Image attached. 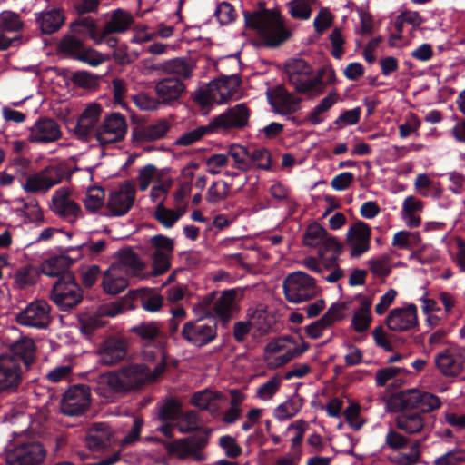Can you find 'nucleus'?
<instances>
[{
  "mask_svg": "<svg viewBox=\"0 0 465 465\" xmlns=\"http://www.w3.org/2000/svg\"><path fill=\"white\" fill-rule=\"evenodd\" d=\"M159 353L160 361L153 371L145 364H129L100 374L95 381L94 391L105 399H112L115 394L142 389L150 380L161 376L169 364V357L163 351Z\"/></svg>",
  "mask_w": 465,
  "mask_h": 465,
  "instance_id": "obj_1",
  "label": "nucleus"
},
{
  "mask_svg": "<svg viewBox=\"0 0 465 465\" xmlns=\"http://www.w3.org/2000/svg\"><path fill=\"white\" fill-rule=\"evenodd\" d=\"M178 428L183 433H194L170 444V452L183 459L193 457L197 460H202L203 455L201 451L207 445L212 430L202 426V418L196 411H186L179 420Z\"/></svg>",
  "mask_w": 465,
  "mask_h": 465,
  "instance_id": "obj_2",
  "label": "nucleus"
},
{
  "mask_svg": "<svg viewBox=\"0 0 465 465\" xmlns=\"http://www.w3.org/2000/svg\"><path fill=\"white\" fill-rule=\"evenodd\" d=\"M246 25L256 30L265 45L275 47L290 38L292 33L284 26L277 8L244 13Z\"/></svg>",
  "mask_w": 465,
  "mask_h": 465,
  "instance_id": "obj_3",
  "label": "nucleus"
},
{
  "mask_svg": "<svg viewBox=\"0 0 465 465\" xmlns=\"http://www.w3.org/2000/svg\"><path fill=\"white\" fill-rule=\"evenodd\" d=\"M309 346L298 343L291 336H282L269 341L264 348V361L269 369H277L302 355Z\"/></svg>",
  "mask_w": 465,
  "mask_h": 465,
  "instance_id": "obj_4",
  "label": "nucleus"
},
{
  "mask_svg": "<svg viewBox=\"0 0 465 465\" xmlns=\"http://www.w3.org/2000/svg\"><path fill=\"white\" fill-rule=\"evenodd\" d=\"M217 293L213 292L203 297L193 307V312L204 321L205 317L218 318L223 323L230 322L232 314V289L225 290L219 298Z\"/></svg>",
  "mask_w": 465,
  "mask_h": 465,
  "instance_id": "obj_5",
  "label": "nucleus"
},
{
  "mask_svg": "<svg viewBox=\"0 0 465 465\" xmlns=\"http://www.w3.org/2000/svg\"><path fill=\"white\" fill-rule=\"evenodd\" d=\"M232 75H221L208 84L199 87L193 94V101L205 109L213 104H224L232 96L231 80Z\"/></svg>",
  "mask_w": 465,
  "mask_h": 465,
  "instance_id": "obj_6",
  "label": "nucleus"
},
{
  "mask_svg": "<svg viewBox=\"0 0 465 465\" xmlns=\"http://www.w3.org/2000/svg\"><path fill=\"white\" fill-rule=\"evenodd\" d=\"M83 297V290L73 273H65L60 277L51 291V299L64 312L77 306Z\"/></svg>",
  "mask_w": 465,
  "mask_h": 465,
  "instance_id": "obj_7",
  "label": "nucleus"
},
{
  "mask_svg": "<svg viewBox=\"0 0 465 465\" xmlns=\"http://www.w3.org/2000/svg\"><path fill=\"white\" fill-rule=\"evenodd\" d=\"M174 252L173 239L156 234L150 238V258L152 261L151 275L153 277L165 273L171 268V260Z\"/></svg>",
  "mask_w": 465,
  "mask_h": 465,
  "instance_id": "obj_8",
  "label": "nucleus"
},
{
  "mask_svg": "<svg viewBox=\"0 0 465 465\" xmlns=\"http://www.w3.org/2000/svg\"><path fill=\"white\" fill-rule=\"evenodd\" d=\"M283 290L286 299L293 303L308 301L317 293L313 278L302 272L289 274L283 282Z\"/></svg>",
  "mask_w": 465,
  "mask_h": 465,
  "instance_id": "obj_9",
  "label": "nucleus"
},
{
  "mask_svg": "<svg viewBox=\"0 0 465 465\" xmlns=\"http://www.w3.org/2000/svg\"><path fill=\"white\" fill-rule=\"evenodd\" d=\"M392 401L401 409L416 410L421 414L431 412L441 406V401L437 395L415 389L400 392Z\"/></svg>",
  "mask_w": 465,
  "mask_h": 465,
  "instance_id": "obj_10",
  "label": "nucleus"
},
{
  "mask_svg": "<svg viewBox=\"0 0 465 465\" xmlns=\"http://www.w3.org/2000/svg\"><path fill=\"white\" fill-rule=\"evenodd\" d=\"M68 176V169L64 164H52L42 171L29 175L23 188L27 193L45 192L61 183Z\"/></svg>",
  "mask_w": 465,
  "mask_h": 465,
  "instance_id": "obj_11",
  "label": "nucleus"
},
{
  "mask_svg": "<svg viewBox=\"0 0 465 465\" xmlns=\"http://www.w3.org/2000/svg\"><path fill=\"white\" fill-rule=\"evenodd\" d=\"M285 72L290 84L301 94L313 96V89L318 83L312 75V68L302 59H290L285 63Z\"/></svg>",
  "mask_w": 465,
  "mask_h": 465,
  "instance_id": "obj_12",
  "label": "nucleus"
},
{
  "mask_svg": "<svg viewBox=\"0 0 465 465\" xmlns=\"http://www.w3.org/2000/svg\"><path fill=\"white\" fill-rule=\"evenodd\" d=\"M434 363L442 376L458 377L465 370V350L455 345L444 348L435 354Z\"/></svg>",
  "mask_w": 465,
  "mask_h": 465,
  "instance_id": "obj_13",
  "label": "nucleus"
},
{
  "mask_svg": "<svg viewBox=\"0 0 465 465\" xmlns=\"http://www.w3.org/2000/svg\"><path fill=\"white\" fill-rule=\"evenodd\" d=\"M90 403V388L83 384L74 385L63 394L60 411L66 416L78 417L86 412Z\"/></svg>",
  "mask_w": 465,
  "mask_h": 465,
  "instance_id": "obj_14",
  "label": "nucleus"
},
{
  "mask_svg": "<svg viewBox=\"0 0 465 465\" xmlns=\"http://www.w3.org/2000/svg\"><path fill=\"white\" fill-rule=\"evenodd\" d=\"M51 306L45 300L30 302L15 315L19 325L36 329H46L51 323Z\"/></svg>",
  "mask_w": 465,
  "mask_h": 465,
  "instance_id": "obj_15",
  "label": "nucleus"
},
{
  "mask_svg": "<svg viewBox=\"0 0 465 465\" xmlns=\"http://www.w3.org/2000/svg\"><path fill=\"white\" fill-rule=\"evenodd\" d=\"M127 132V124L120 113L106 115L96 128L95 138L102 145L115 143L124 140Z\"/></svg>",
  "mask_w": 465,
  "mask_h": 465,
  "instance_id": "obj_16",
  "label": "nucleus"
},
{
  "mask_svg": "<svg viewBox=\"0 0 465 465\" xmlns=\"http://www.w3.org/2000/svg\"><path fill=\"white\" fill-rule=\"evenodd\" d=\"M181 337L191 345L203 347L216 338V325L202 319L188 321L183 326Z\"/></svg>",
  "mask_w": 465,
  "mask_h": 465,
  "instance_id": "obj_17",
  "label": "nucleus"
},
{
  "mask_svg": "<svg viewBox=\"0 0 465 465\" xmlns=\"http://www.w3.org/2000/svg\"><path fill=\"white\" fill-rule=\"evenodd\" d=\"M46 457V450L40 442H27L6 454L8 465H41Z\"/></svg>",
  "mask_w": 465,
  "mask_h": 465,
  "instance_id": "obj_18",
  "label": "nucleus"
},
{
  "mask_svg": "<svg viewBox=\"0 0 465 465\" xmlns=\"http://www.w3.org/2000/svg\"><path fill=\"white\" fill-rule=\"evenodd\" d=\"M229 127H232V107H229L225 114L216 116L208 125H202L184 133L175 141V144L178 146H189L218 128Z\"/></svg>",
  "mask_w": 465,
  "mask_h": 465,
  "instance_id": "obj_19",
  "label": "nucleus"
},
{
  "mask_svg": "<svg viewBox=\"0 0 465 465\" xmlns=\"http://www.w3.org/2000/svg\"><path fill=\"white\" fill-rule=\"evenodd\" d=\"M136 190L131 181H124L118 190L110 193L106 208L111 212V216H123L126 214L134 205Z\"/></svg>",
  "mask_w": 465,
  "mask_h": 465,
  "instance_id": "obj_20",
  "label": "nucleus"
},
{
  "mask_svg": "<svg viewBox=\"0 0 465 465\" xmlns=\"http://www.w3.org/2000/svg\"><path fill=\"white\" fill-rule=\"evenodd\" d=\"M102 106L98 104H90L79 115L77 121L73 123L72 128L75 136L82 141H88L93 134H95V126L102 114Z\"/></svg>",
  "mask_w": 465,
  "mask_h": 465,
  "instance_id": "obj_21",
  "label": "nucleus"
},
{
  "mask_svg": "<svg viewBox=\"0 0 465 465\" xmlns=\"http://www.w3.org/2000/svg\"><path fill=\"white\" fill-rule=\"evenodd\" d=\"M112 431L105 423H95L87 431L85 444L88 451L93 454L109 452L113 443Z\"/></svg>",
  "mask_w": 465,
  "mask_h": 465,
  "instance_id": "obj_22",
  "label": "nucleus"
},
{
  "mask_svg": "<svg viewBox=\"0 0 465 465\" xmlns=\"http://www.w3.org/2000/svg\"><path fill=\"white\" fill-rule=\"evenodd\" d=\"M385 323L392 331H410L418 325L417 307L410 304L405 308L391 310L385 319Z\"/></svg>",
  "mask_w": 465,
  "mask_h": 465,
  "instance_id": "obj_23",
  "label": "nucleus"
},
{
  "mask_svg": "<svg viewBox=\"0 0 465 465\" xmlns=\"http://www.w3.org/2000/svg\"><path fill=\"white\" fill-rule=\"evenodd\" d=\"M371 234V227L362 221H357L350 226L347 242L352 257H358L370 249Z\"/></svg>",
  "mask_w": 465,
  "mask_h": 465,
  "instance_id": "obj_24",
  "label": "nucleus"
},
{
  "mask_svg": "<svg viewBox=\"0 0 465 465\" xmlns=\"http://www.w3.org/2000/svg\"><path fill=\"white\" fill-rule=\"evenodd\" d=\"M24 23L18 14L11 11H4L0 14V51H5L10 46H15L20 42V37H8V33L19 32Z\"/></svg>",
  "mask_w": 465,
  "mask_h": 465,
  "instance_id": "obj_25",
  "label": "nucleus"
},
{
  "mask_svg": "<svg viewBox=\"0 0 465 465\" xmlns=\"http://www.w3.org/2000/svg\"><path fill=\"white\" fill-rule=\"evenodd\" d=\"M269 103L277 114L287 115L300 108L302 99L289 93L284 87L278 85L267 92Z\"/></svg>",
  "mask_w": 465,
  "mask_h": 465,
  "instance_id": "obj_26",
  "label": "nucleus"
},
{
  "mask_svg": "<svg viewBox=\"0 0 465 465\" xmlns=\"http://www.w3.org/2000/svg\"><path fill=\"white\" fill-rule=\"evenodd\" d=\"M127 348L128 345L124 339L109 337L101 343L98 349L100 361L104 365H114L124 359Z\"/></svg>",
  "mask_w": 465,
  "mask_h": 465,
  "instance_id": "obj_27",
  "label": "nucleus"
},
{
  "mask_svg": "<svg viewBox=\"0 0 465 465\" xmlns=\"http://www.w3.org/2000/svg\"><path fill=\"white\" fill-rule=\"evenodd\" d=\"M60 137V127L54 119L39 118L30 128L28 139L32 143H50Z\"/></svg>",
  "mask_w": 465,
  "mask_h": 465,
  "instance_id": "obj_28",
  "label": "nucleus"
},
{
  "mask_svg": "<svg viewBox=\"0 0 465 465\" xmlns=\"http://www.w3.org/2000/svg\"><path fill=\"white\" fill-rule=\"evenodd\" d=\"M53 211L60 217L74 222L82 213L78 203L69 199L66 188L55 191L53 198Z\"/></svg>",
  "mask_w": 465,
  "mask_h": 465,
  "instance_id": "obj_29",
  "label": "nucleus"
},
{
  "mask_svg": "<svg viewBox=\"0 0 465 465\" xmlns=\"http://www.w3.org/2000/svg\"><path fill=\"white\" fill-rule=\"evenodd\" d=\"M154 89L159 103L171 104L180 98L185 85L177 77H164L156 83Z\"/></svg>",
  "mask_w": 465,
  "mask_h": 465,
  "instance_id": "obj_30",
  "label": "nucleus"
},
{
  "mask_svg": "<svg viewBox=\"0 0 465 465\" xmlns=\"http://www.w3.org/2000/svg\"><path fill=\"white\" fill-rule=\"evenodd\" d=\"M70 31L83 41L92 39L97 45L103 43L104 37V31H99L96 21L90 16L79 15L70 24Z\"/></svg>",
  "mask_w": 465,
  "mask_h": 465,
  "instance_id": "obj_31",
  "label": "nucleus"
},
{
  "mask_svg": "<svg viewBox=\"0 0 465 465\" xmlns=\"http://www.w3.org/2000/svg\"><path fill=\"white\" fill-rule=\"evenodd\" d=\"M359 307L354 311L351 318V327L357 333L367 331L372 322L371 305L372 299L368 296L358 295Z\"/></svg>",
  "mask_w": 465,
  "mask_h": 465,
  "instance_id": "obj_32",
  "label": "nucleus"
},
{
  "mask_svg": "<svg viewBox=\"0 0 465 465\" xmlns=\"http://www.w3.org/2000/svg\"><path fill=\"white\" fill-rule=\"evenodd\" d=\"M65 15L62 8L54 7L36 14L35 22L43 35L56 33L64 24Z\"/></svg>",
  "mask_w": 465,
  "mask_h": 465,
  "instance_id": "obj_33",
  "label": "nucleus"
},
{
  "mask_svg": "<svg viewBox=\"0 0 465 465\" xmlns=\"http://www.w3.org/2000/svg\"><path fill=\"white\" fill-rule=\"evenodd\" d=\"M20 381V365L11 358H0V392L17 388Z\"/></svg>",
  "mask_w": 465,
  "mask_h": 465,
  "instance_id": "obj_34",
  "label": "nucleus"
},
{
  "mask_svg": "<svg viewBox=\"0 0 465 465\" xmlns=\"http://www.w3.org/2000/svg\"><path fill=\"white\" fill-rule=\"evenodd\" d=\"M414 410H406L395 417V426L398 430L409 434H419L426 426L424 416Z\"/></svg>",
  "mask_w": 465,
  "mask_h": 465,
  "instance_id": "obj_35",
  "label": "nucleus"
},
{
  "mask_svg": "<svg viewBox=\"0 0 465 465\" xmlns=\"http://www.w3.org/2000/svg\"><path fill=\"white\" fill-rule=\"evenodd\" d=\"M170 127L171 125L166 119H160L149 125L134 127L132 132V138L137 142L156 141L163 138Z\"/></svg>",
  "mask_w": 465,
  "mask_h": 465,
  "instance_id": "obj_36",
  "label": "nucleus"
},
{
  "mask_svg": "<svg viewBox=\"0 0 465 465\" xmlns=\"http://www.w3.org/2000/svg\"><path fill=\"white\" fill-rule=\"evenodd\" d=\"M129 295L136 303L135 306L140 305L146 312H158L163 304V297L155 292L153 289L141 288L130 291Z\"/></svg>",
  "mask_w": 465,
  "mask_h": 465,
  "instance_id": "obj_37",
  "label": "nucleus"
},
{
  "mask_svg": "<svg viewBox=\"0 0 465 465\" xmlns=\"http://www.w3.org/2000/svg\"><path fill=\"white\" fill-rule=\"evenodd\" d=\"M222 395L210 390L194 392L190 403L202 411H207L213 415L220 407Z\"/></svg>",
  "mask_w": 465,
  "mask_h": 465,
  "instance_id": "obj_38",
  "label": "nucleus"
},
{
  "mask_svg": "<svg viewBox=\"0 0 465 465\" xmlns=\"http://www.w3.org/2000/svg\"><path fill=\"white\" fill-rule=\"evenodd\" d=\"M74 259L67 255H59L45 260L41 265V271L50 277H62L65 273H72L68 268L74 263Z\"/></svg>",
  "mask_w": 465,
  "mask_h": 465,
  "instance_id": "obj_39",
  "label": "nucleus"
},
{
  "mask_svg": "<svg viewBox=\"0 0 465 465\" xmlns=\"http://www.w3.org/2000/svg\"><path fill=\"white\" fill-rule=\"evenodd\" d=\"M134 23L130 13L123 9H116L112 13L111 18L103 28L104 35L124 33L129 29Z\"/></svg>",
  "mask_w": 465,
  "mask_h": 465,
  "instance_id": "obj_40",
  "label": "nucleus"
},
{
  "mask_svg": "<svg viewBox=\"0 0 465 465\" xmlns=\"http://www.w3.org/2000/svg\"><path fill=\"white\" fill-rule=\"evenodd\" d=\"M423 209V203L414 196H408L403 203L401 209V216L405 221L406 225L410 228L419 227L421 223V219L417 213L421 212Z\"/></svg>",
  "mask_w": 465,
  "mask_h": 465,
  "instance_id": "obj_41",
  "label": "nucleus"
},
{
  "mask_svg": "<svg viewBox=\"0 0 465 465\" xmlns=\"http://www.w3.org/2000/svg\"><path fill=\"white\" fill-rule=\"evenodd\" d=\"M129 331L138 337L144 344L154 342L162 334L158 322H143L130 328Z\"/></svg>",
  "mask_w": 465,
  "mask_h": 465,
  "instance_id": "obj_42",
  "label": "nucleus"
},
{
  "mask_svg": "<svg viewBox=\"0 0 465 465\" xmlns=\"http://www.w3.org/2000/svg\"><path fill=\"white\" fill-rule=\"evenodd\" d=\"M303 406V400L298 395H293L287 399L284 402L279 404L273 410V417L280 420H286L296 416Z\"/></svg>",
  "mask_w": 465,
  "mask_h": 465,
  "instance_id": "obj_43",
  "label": "nucleus"
},
{
  "mask_svg": "<svg viewBox=\"0 0 465 465\" xmlns=\"http://www.w3.org/2000/svg\"><path fill=\"white\" fill-rule=\"evenodd\" d=\"M339 94L336 91L331 92L322 98L320 103L307 115V122L312 125H317L323 121V114L328 112L338 101Z\"/></svg>",
  "mask_w": 465,
  "mask_h": 465,
  "instance_id": "obj_44",
  "label": "nucleus"
},
{
  "mask_svg": "<svg viewBox=\"0 0 465 465\" xmlns=\"http://www.w3.org/2000/svg\"><path fill=\"white\" fill-rule=\"evenodd\" d=\"M102 286L104 291L111 295H116L124 292L128 286V280L118 275L114 270H107L104 276Z\"/></svg>",
  "mask_w": 465,
  "mask_h": 465,
  "instance_id": "obj_45",
  "label": "nucleus"
},
{
  "mask_svg": "<svg viewBox=\"0 0 465 465\" xmlns=\"http://www.w3.org/2000/svg\"><path fill=\"white\" fill-rule=\"evenodd\" d=\"M162 67L170 74L168 77H177L182 81L190 78L193 72L192 65L183 58L166 61Z\"/></svg>",
  "mask_w": 465,
  "mask_h": 465,
  "instance_id": "obj_46",
  "label": "nucleus"
},
{
  "mask_svg": "<svg viewBox=\"0 0 465 465\" xmlns=\"http://www.w3.org/2000/svg\"><path fill=\"white\" fill-rule=\"evenodd\" d=\"M35 349L34 341L28 338H23L11 346L13 354L19 357L25 365H30L34 361Z\"/></svg>",
  "mask_w": 465,
  "mask_h": 465,
  "instance_id": "obj_47",
  "label": "nucleus"
},
{
  "mask_svg": "<svg viewBox=\"0 0 465 465\" xmlns=\"http://www.w3.org/2000/svg\"><path fill=\"white\" fill-rule=\"evenodd\" d=\"M420 458V442L414 440L411 442L408 452L399 453L391 457V462L394 465H415L419 463Z\"/></svg>",
  "mask_w": 465,
  "mask_h": 465,
  "instance_id": "obj_48",
  "label": "nucleus"
},
{
  "mask_svg": "<svg viewBox=\"0 0 465 465\" xmlns=\"http://www.w3.org/2000/svg\"><path fill=\"white\" fill-rule=\"evenodd\" d=\"M84 48V41L73 35H64L58 44V51L74 59L81 54Z\"/></svg>",
  "mask_w": 465,
  "mask_h": 465,
  "instance_id": "obj_49",
  "label": "nucleus"
},
{
  "mask_svg": "<svg viewBox=\"0 0 465 465\" xmlns=\"http://www.w3.org/2000/svg\"><path fill=\"white\" fill-rule=\"evenodd\" d=\"M120 262L130 270L134 274H137L145 268V263L140 256L131 248H125L119 251Z\"/></svg>",
  "mask_w": 465,
  "mask_h": 465,
  "instance_id": "obj_50",
  "label": "nucleus"
},
{
  "mask_svg": "<svg viewBox=\"0 0 465 465\" xmlns=\"http://www.w3.org/2000/svg\"><path fill=\"white\" fill-rule=\"evenodd\" d=\"M181 415V403L174 398L167 399L159 408L158 418L161 421H175Z\"/></svg>",
  "mask_w": 465,
  "mask_h": 465,
  "instance_id": "obj_51",
  "label": "nucleus"
},
{
  "mask_svg": "<svg viewBox=\"0 0 465 465\" xmlns=\"http://www.w3.org/2000/svg\"><path fill=\"white\" fill-rule=\"evenodd\" d=\"M327 231L318 223L309 224L303 234V244L309 247H318L324 237L327 235Z\"/></svg>",
  "mask_w": 465,
  "mask_h": 465,
  "instance_id": "obj_52",
  "label": "nucleus"
},
{
  "mask_svg": "<svg viewBox=\"0 0 465 465\" xmlns=\"http://www.w3.org/2000/svg\"><path fill=\"white\" fill-rule=\"evenodd\" d=\"M319 255L324 257L328 252L331 253V256L328 259L331 262L335 264L338 260V256L341 253L342 246L338 242L336 237L326 235L322 242L318 246Z\"/></svg>",
  "mask_w": 465,
  "mask_h": 465,
  "instance_id": "obj_53",
  "label": "nucleus"
},
{
  "mask_svg": "<svg viewBox=\"0 0 465 465\" xmlns=\"http://www.w3.org/2000/svg\"><path fill=\"white\" fill-rule=\"evenodd\" d=\"M314 0H292L287 4L288 11L294 19L307 20L312 15V4Z\"/></svg>",
  "mask_w": 465,
  "mask_h": 465,
  "instance_id": "obj_54",
  "label": "nucleus"
},
{
  "mask_svg": "<svg viewBox=\"0 0 465 465\" xmlns=\"http://www.w3.org/2000/svg\"><path fill=\"white\" fill-rule=\"evenodd\" d=\"M314 79H317L318 83L313 89V96H319L328 85L333 84L336 82L335 72L330 67L322 68L318 71Z\"/></svg>",
  "mask_w": 465,
  "mask_h": 465,
  "instance_id": "obj_55",
  "label": "nucleus"
},
{
  "mask_svg": "<svg viewBox=\"0 0 465 465\" xmlns=\"http://www.w3.org/2000/svg\"><path fill=\"white\" fill-rule=\"evenodd\" d=\"M181 216L182 213L165 208L163 202L157 205L154 213L155 219L165 228L173 227Z\"/></svg>",
  "mask_w": 465,
  "mask_h": 465,
  "instance_id": "obj_56",
  "label": "nucleus"
},
{
  "mask_svg": "<svg viewBox=\"0 0 465 465\" xmlns=\"http://www.w3.org/2000/svg\"><path fill=\"white\" fill-rule=\"evenodd\" d=\"M104 190L101 187L90 189L84 200L86 210L91 213L97 212L104 205Z\"/></svg>",
  "mask_w": 465,
  "mask_h": 465,
  "instance_id": "obj_57",
  "label": "nucleus"
},
{
  "mask_svg": "<svg viewBox=\"0 0 465 465\" xmlns=\"http://www.w3.org/2000/svg\"><path fill=\"white\" fill-rule=\"evenodd\" d=\"M281 382L282 379L279 376H273L257 389L256 397L262 401L272 399L279 391Z\"/></svg>",
  "mask_w": 465,
  "mask_h": 465,
  "instance_id": "obj_58",
  "label": "nucleus"
},
{
  "mask_svg": "<svg viewBox=\"0 0 465 465\" xmlns=\"http://www.w3.org/2000/svg\"><path fill=\"white\" fill-rule=\"evenodd\" d=\"M410 439L393 428H390L385 436V444L393 450H400L406 448L410 443Z\"/></svg>",
  "mask_w": 465,
  "mask_h": 465,
  "instance_id": "obj_59",
  "label": "nucleus"
},
{
  "mask_svg": "<svg viewBox=\"0 0 465 465\" xmlns=\"http://www.w3.org/2000/svg\"><path fill=\"white\" fill-rule=\"evenodd\" d=\"M73 84L84 89H92L98 85V78L86 71H76L70 77Z\"/></svg>",
  "mask_w": 465,
  "mask_h": 465,
  "instance_id": "obj_60",
  "label": "nucleus"
},
{
  "mask_svg": "<svg viewBox=\"0 0 465 465\" xmlns=\"http://www.w3.org/2000/svg\"><path fill=\"white\" fill-rule=\"evenodd\" d=\"M308 429L309 423L303 420H297L287 427V432L294 431V435L291 439L292 449H296L301 445L304 433Z\"/></svg>",
  "mask_w": 465,
  "mask_h": 465,
  "instance_id": "obj_61",
  "label": "nucleus"
},
{
  "mask_svg": "<svg viewBox=\"0 0 465 465\" xmlns=\"http://www.w3.org/2000/svg\"><path fill=\"white\" fill-rule=\"evenodd\" d=\"M252 153L245 147L234 144V167L247 170L252 166Z\"/></svg>",
  "mask_w": 465,
  "mask_h": 465,
  "instance_id": "obj_62",
  "label": "nucleus"
},
{
  "mask_svg": "<svg viewBox=\"0 0 465 465\" xmlns=\"http://www.w3.org/2000/svg\"><path fill=\"white\" fill-rule=\"evenodd\" d=\"M371 272L377 277H385L391 272L390 260L388 256H381L369 262Z\"/></svg>",
  "mask_w": 465,
  "mask_h": 465,
  "instance_id": "obj_63",
  "label": "nucleus"
},
{
  "mask_svg": "<svg viewBox=\"0 0 465 465\" xmlns=\"http://www.w3.org/2000/svg\"><path fill=\"white\" fill-rule=\"evenodd\" d=\"M465 461V451L460 449L453 450L436 459L435 465H458Z\"/></svg>",
  "mask_w": 465,
  "mask_h": 465,
  "instance_id": "obj_64",
  "label": "nucleus"
}]
</instances>
